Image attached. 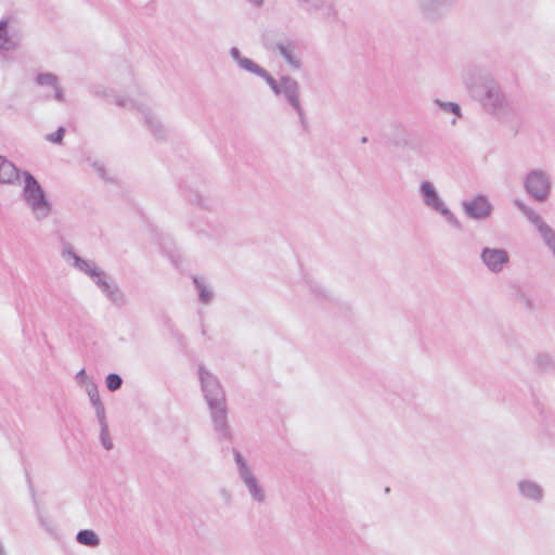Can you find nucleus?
<instances>
[{"label": "nucleus", "mask_w": 555, "mask_h": 555, "mask_svg": "<svg viewBox=\"0 0 555 555\" xmlns=\"http://www.w3.org/2000/svg\"><path fill=\"white\" fill-rule=\"evenodd\" d=\"M479 94L474 98L490 115L498 119H507L512 115V107L495 79L485 86Z\"/></svg>", "instance_id": "3"}, {"label": "nucleus", "mask_w": 555, "mask_h": 555, "mask_svg": "<svg viewBox=\"0 0 555 555\" xmlns=\"http://www.w3.org/2000/svg\"><path fill=\"white\" fill-rule=\"evenodd\" d=\"M420 194L423 204L431 211L440 215L444 221L456 230L462 229L459 218L447 206L446 202L439 195L436 186L430 181H422L420 184Z\"/></svg>", "instance_id": "4"}, {"label": "nucleus", "mask_w": 555, "mask_h": 555, "mask_svg": "<svg viewBox=\"0 0 555 555\" xmlns=\"http://www.w3.org/2000/svg\"><path fill=\"white\" fill-rule=\"evenodd\" d=\"M35 82L37 86L52 90L53 94H44L42 96L43 100H55L57 102H65V94L62 86L60 85L59 77L53 73H39L36 78Z\"/></svg>", "instance_id": "16"}, {"label": "nucleus", "mask_w": 555, "mask_h": 555, "mask_svg": "<svg viewBox=\"0 0 555 555\" xmlns=\"http://www.w3.org/2000/svg\"><path fill=\"white\" fill-rule=\"evenodd\" d=\"M533 364L543 373H548L555 370V360L553 356L547 352L538 353L534 357Z\"/></svg>", "instance_id": "27"}, {"label": "nucleus", "mask_w": 555, "mask_h": 555, "mask_svg": "<svg viewBox=\"0 0 555 555\" xmlns=\"http://www.w3.org/2000/svg\"><path fill=\"white\" fill-rule=\"evenodd\" d=\"M461 77L473 98L480 95V90L494 79L483 66L477 64L466 65L462 70Z\"/></svg>", "instance_id": "10"}, {"label": "nucleus", "mask_w": 555, "mask_h": 555, "mask_svg": "<svg viewBox=\"0 0 555 555\" xmlns=\"http://www.w3.org/2000/svg\"><path fill=\"white\" fill-rule=\"evenodd\" d=\"M462 208L467 218L476 221L487 220L493 211V205L488 196L477 194L462 203Z\"/></svg>", "instance_id": "11"}, {"label": "nucleus", "mask_w": 555, "mask_h": 555, "mask_svg": "<svg viewBox=\"0 0 555 555\" xmlns=\"http://www.w3.org/2000/svg\"><path fill=\"white\" fill-rule=\"evenodd\" d=\"M389 142L392 146L401 150L416 151L420 147V142L412 139L405 128H396L389 137Z\"/></svg>", "instance_id": "22"}, {"label": "nucleus", "mask_w": 555, "mask_h": 555, "mask_svg": "<svg viewBox=\"0 0 555 555\" xmlns=\"http://www.w3.org/2000/svg\"><path fill=\"white\" fill-rule=\"evenodd\" d=\"M62 257L65 261L73 260L72 266L78 271L85 273L90 279L92 278L93 272L99 270V267L93 260H87L77 255L73 247L68 244L62 250Z\"/></svg>", "instance_id": "17"}, {"label": "nucleus", "mask_w": 555, "mask_h": 555, "mask_svg": "<svg viewBox=\"0 0 555 555\" xmlns=\"http://www.w3.org/2000/svg\"><path fill=\"white\" fill-rule=\"evenodd\" d=\"M517 490L519 495L533 503H541L544 499L543 487L532 479H520L517 482Z\"/></svg>", "instance_id": "19"}, {"label": "nucleus", "mask_w": 555, "mask_h": 555, "mask_svg": "<svg viewBox=\"0 0 555 555\" xmlns=\"http://www.w3.org/2000/svg\"><path fill=\"white\" fill-rule=\"evenodd\" d=\"M274 49L279 51L280 55L292 68H300L301 62L296 55L295 44L293 46L292 43L278 42Z\"/></svg>", "instance_id": "23"}, {"label": "nucleus", "mask_w": 555, "mask_h": 555, "mask_svg": "<svg viewBox=\"0 0 555 555\" xmlns=\"http://www.w3.org/2000/svg\"><path fill=\"white\" fill-rule=\"evenodd\" d=\"M262 79L268 83V86L275 95H281V89H283V76H281L280 79L276 80L269 74V72H267L266 75L262 76Z\"/></svg>", "instance_id": "32"}, {"label": "nucleus", "mask_w": 555, "mask_h": 555, "mask_svg": "<svg viewBox=\"0 0 555 555\" xmlns=\"http://www.w3.org/2000/svg\"><path fill=\"white\" fill-rule=\"evenodd\" d=\"M76 382L83 386L85 388L88 387V384H94L92 380H90L89 376L87 375L85 369H81L75 376Z\"/></svg>", "instance_id": "38"}, {"label": "nucleus", "mask_w": 555, "mask_h": 555, "mask_svg": "<svg viewBox=\"0 0 555 555\" xmlns=\"http://www.w3.org/2000/svg\"><path fill=\"white\" fill-rule=\"evenodd\" d=\"M452 125H455L456 124V119L454 118L452 121H451Z\"/></svg>", "instance_id": "44"}, {"label": "nucleus", "mask_w": 555, "mask_h": 555, "mask_svg": "<svg viewBox=\"0 0 555 555\" xmlns=\"http://www.w3.org/2000/svg\"><path fill=\"white\" fill-rule=\"evenodd\" d=\"M90 92L94 96L105 99L108 103H114L117 106L125 108V109L131 111L135 104V100H132V99H129L126 96H121L113 91L107 90L102 85H95V86L91 87Z\"/></svg>", "instance_id": "18"}, {"label": "nucleus", "mask_w": 555, "mask_h": 555, "mask_svg": "<svg viewBox=\"0 0 555 555\" xmlns=\"http://www.w3.org/2000/svg\"><path fill=\"white\" fill-rule=\"evenodd\" d=\"M526 193L535 202L544 203L552 191V178L542 169H532L524 178Z\"/></svg>", "instance_id": "5"}, {"label": "nucleus", "mask_w": 555, "mask_h": 555, "mask_svg": "<svg viewBox=\"0 0 555 555\" xmlns=\"http://www.w3.org/2000/svg\"><path fill=\"white\" fill-rule=\"evenodd\" d=\"M185 197L191 205L196 206L201 209L212 210L215 207V202L212 201V198L201 193L199 191L190 190L185 194Z\"/></svg>", "instance_id": "24"}, {"label": "nucleus", "mask_w": 555, "mask_h": 555, "mask_svg": "<svg viewBox=\"0 0 555 555\" xmlns=\"http://www.w3.org/2000/svg\"><path fill=\"white\" fill-rule=\"evenodd\" d=\"M9 22L5 20L0 21V50L9 51L13 49L14 44L8 33Z\"/></svg>", "instance_id": "30"}, {"label": "nucleus", "mask_w": 555, "mask_h": 555, "mask_svg": "<svg viewBox=\"0 0 555 555\" xmlns=\"http://www.w3.org/2000/svg\"><path fill=\"white\" fill-rule=\"evenodd\" d=\"M283 89L281 95L285 102L296 112L302 125L306 122L305 112L300 102V86L299 82L288 76H283Z\"/></svg>", "instance_id": "12"}, {"label": "nucleus", "mask_w": 555, "mask_h": 555, "mask_svg": "<svg viewBox=\"0 0 555 555\" xmlns=\"http://www.w3.org/2000/svg\"><path fill=\"white\" fill-rule=\"evenodd\" d=\"M21 176L23 177V171L5 156L0 155V183L16 184L20 182Z\"/></svg>", "instance_id": "21"}, {"label": "nucleus", "mask_w": 555, "mask_h": 555, "mask_svg": "<svg viewBox=\"0 0 555 555\" xmlns=\"http://www.w3.org/2000/svg\"><path fill=\"white\" fill-rule=\"evenodd\" d=\"M524 215L535 227L537 231L546 224L542 217L532 207L526 209Z\"/></svg>", "instance_id": "34"}, {"label": "nucleus", "mask_w": 555, "mask_h": 555, "mask_svg": "<svg viewBox=\"0 0 555 555\" xmlns=\"http://www.w3.org/2000/svg\"><path fill=\"white\" fill-rule=\"evenodd\" d=\"M434 103L444 113H451L455 115V117H462V109L460 105L455 102H444L439 99H435Z\"/></svg>", "instance_id": "31"}, {"label": "nucleus", "mask_w": 555, "mask_h": 555, "mask_svg": "<svg viewBox=\"0 0 555 555\" xmlns=\"http://www.w3.org/2000/svg\"><path fill=\"white\" fill-rule=\"evenodd\" d=\"M24 185L22 199L25 202L36 221L48 218L52 211L47 192L36 177L29 171H23Z\"/></svg>", "instance_id": "2"}, {"label": "nucleus", "mask_w": 555, "mask_h": 555, "mask_svg": "<svg viewBox=\"0 0 555 555\" xmlns=\"http://www.w3.org/2000/svg\"><path fill=\"white\" fill-rule=\"evenodd\" d=\"M247 1H248V3L251 4V7H254L256 9H260L264 4V0H247Z\"/></svg>", "instance_id": "40"}, {"label": "nucleus", "mask_w": 555, "mask_h": 555, "mask_svg": "<svg viewBox=\"0 0 555 555\" xmlns=\"http://www.w3.org/2000/svg\"><path fill=\"white\" fill-rule=\"evenodd\" d=\"M517 302L528 311L535 309V304L532 297L524 291H519L516 296Z\"/></svg>", "instance_id": "33"}, {"label": "nucleus", "mask_w": 555, "mask_h": 555, "mask_svg": "<svg viewBox=\"0 0 555 555\" xmlns=\"http://www.w3.org/2000/svg\"><path fill=\"white\" fill-rule=\"evenodd\" d=\"M202 392L207 403L215 433L221 440H231L232 430L228 422L225 392L218 379L204 365L198 366Z\"/></svg>", "instance_id": "1"}, {"label": "nucleus", "mask_w": 555, "mask_h": 555, "mask_svg": "<svg viewBox=\"0 0 555 555\" xmlns=\"http://www.w3.org/2000/svg\"><path fill=\"white\" fill-rule=\"evenodd\" d=\"M193 283L198 293V300L204 305L210 304L214 298V292L210 288V286L206 283L205 279L194 276Z\"/></svg>", "instance_id": "25"}, {"label": "nucleus", "mask_w": 555, "mask_h": 555, "mask_svg": "<svg viewBox=\"0 0 555 555\" xmlns=\"http://www.w3.org/2000/svg\"><path fill=\"white\" fill-rule=\"evenodd\" d=\"M540 414L543 417V422H544L545 426H548L546 418L543 416V410L540 411Z\"/></svg>", "instance_id": "43"}, {"label": "nucleus", "mask_w": 555, "mask_h": 555, "mask_svg": "<svg viewBox=\"0 0 555 555\" xmlns=\"http://www.w3.org/2000/svg\"><path fill=\"white\" fill-rule=\"evenodd\" d=\"M232 453L237 467V474L247 488L248 493L255 501L259 503L263 502L266 499L264 491L247 464V461L238 450L232 449Z\"/></svg>", "instance_id": "8"}, {"label": "nucleus", "mask_w": 555, "mask_h": 555, "mask_svg": "<svg viewBox=\"0 0 555 555\" xmlns=\"http://www.w3.org/2000/svg\"><path fill=\"white\" fill-rule=\"evenodd\" d=\"M76 540L78 543L90 547H95L100 545V538L94 531L89 529L78 531Z\"/></svg>", "instance_id": "28"}, {"label": "nucleus", "mask_w": 555, "mask_h": 555, "mask_svg": "<svg viewBox=\"0 0 555 555\" xmlns=\"http://www.w3.org/2000/svg\"><path fill=\"white\" fill-rule=\"evenodd\" d=\"M105 385L109 391H116L120 389L122 385V378L116 373H109L105 377Z\"/></svg>", "instance_id": "35"}, {"label": "nucleus", "mask_w": 555, "mask_h": 555, "mask_svg": "<svg viewBox=\"0 0 555 555\" xmlns=\"http://www.w3.org/2000/svg\"><path fill=\"white\" fill-rule=\"evenodd\" d=\"M132 109H137L142 114L146 127L156 140L166 139L167 130L165 126L160 122L157 116L154 115L147 103L135 101Z\"/></svg>", "instance_id": "15"}, {"label": "nucleus", "mask_w": 555, "mask_h": 555, "mask_svg": "<svg viewBox=\"0 0 555 555\" xmlns=\"http://www.w3.org/2000/svg\"><path fill=\"white\" fill-rule=\"evenodd\" d=\"M91 280L112 305L117 308L127 305L126 294L105 271L99 268L96 272H93Z\"/></svg>", "instance_id": "9"}, {"label": "nucleus", "mask_w": 555, "mask_h": 555, "mask_svg": "<svg viewBox=\"0 0 555 555\" xmlns=\"http://www.w3.org/2000/svg\"><path fill=\"white\" fill-rule=\"evenodd\" d=\"M230 55L236 62L240 69L244 72H247L260 78H262V76L266 75V73L268 72L253 60L243 56L240 49L236 47H232L230 49Z\"/></svg>", "instance_id": "20"}, {"label": "nucleus", "mask_w": 555, "mask_h": 555, "mask_svg": "<svg viewBox=\"0 0 555 555\" xmlns=\"http://www.w3.org/2000/svg\"><path fill=\"white\" fill-rule=\"evenodd\" d=\"M0 555H9L5 545L0 542Z\"/></svg>", "instance_id": "42"}, {"label": "nucleus", "mask_w": 555, "mask_h": 555, "mask_svg": "<svg viewBox=\"0 0 555 555\" xmlns=\"http://www.w3.org/2000/svg\"><path fill=\"white\" fill-rule=\"evenodd\" d=\"M92 167L95 169L101 179H106V171L102 163L93 162Z\"/></svg>", "instance_id": "39"}, {"label": "nucleus", "mask_w": 555, "mask_h": 555, "mask_svg": "<svg viewBox=\"0 0 555 555\" xmlns=\"http://www.w3.org/2000/svg\"><path fill=\"white\" fill-rule=\"evenodd\" d=\"M232 453L237 467V474L247 488L248 493L255 501L259 503L263 502L266 499L264 491L247 464V461L238 450L232 449Z\"/></svg>", "instance_id": "7"}, {"label": "nucleus", "mask_w": 555, "mask_h": 555, "mask_svg": "<svg viewBox=\"0 0 555 555\" xmlns=\"http://www.w3.org/2000/svg\"><path fill=\"white\" fill-rule=\"evenodd\" d=\"M190 227L194 230L197 235L211 236L212 233L209 231V225L203 227L195 220L190 221Z\"/></svg>", "instance_id": "36"}, {"label": "nucleus", "mask_w": 555, "mask_h": 555, "mask_svg": "<svg viewBox=\"0 0 555 555\" xmlns=\"http://www.w3.org/2000/svg\"><path fill=\"white\" fill-rule=\"evenodd\" d=\"M301 9L309 14H318L325 22L337 20V11L332 0H296Z\"/></svg>", "instance_id": "14"}, {"label": "nucleus", "mask_w": 555, "mask_h": 555, "mask_svg": "<svg viewBox=\"0 0 555 555\" xmlns=\"http://www.w3.org/2000/svg\"><path fill=\"white\" fill-rule=\"evenodd\" d=\"M65 134V129L63 127H59L55 132L47 135V140L60 144L63 141Z\"/></svg>", "instance_id": "37"}, {"label": "nucleus", "mask_w": 555, "mask_h": 555, "mask_svg": "<svg viewBox=\"0 0 555 555\" xmlns=\"http://www.w3.org/2000/svg\"><path fill=\"white\" fill-rule=\"evenodd\" d=\"M457 0H415L417 12L429 23H439L448 17Z\"/></svg>", "instance_id": "6"}, {"label": "nucleus", "mask_w": 555, "mask_h": 555, "mask_svg": "<svg viewBox=\"0 0 555 555\" xmlns=\"http://www.w3.org/2000/svg\"><path fill=\"white\" fill-rule=\"evenodd\" d=\"M480 260L491 273L499 274L509 262V255L504 248L483 247Z\"/></svg>", "instance_id": "13"}, {"label": "nucleus", "mask_w": 555, "mask_h": 555, "mask_svg": "<svg viewBox=\"0 0 555 555\" xmlns=\"http://www.w3.org/2000/svg\"><path fill=\"white\" fill-rule=\"evenodd\" d=\"M516 206L517 208L524 214L526 209L529 208V206H527L526 204H524L522 202L520 201H516Z\"/></svg>", "instance_id": "41"}, {"label": "nucleus", "mask_w": 555, "mask_h": 555, "mask_svg": "<svg viewBox=\"0 0 555 555\" xmlns=\"http://www.w3.org/2000/svg\"><path fill=\"white\" fill-rule=\"evenodd\" d=\"M99 421V424H100V427H101V431H100V440H101V443L103 446V448L107 451L112 450L114 444H113V441L109 437V433H108V425H107V422H106V417L103 416L102 418H98Z\"/></svg>", "instance_id": "29"}, {"label": "nucleus", "mask_w": 555, "mask_h": 555, "mask_svg": "<svg viewBox=\"0 0 555 555\" xmlns=\"http://www.w3.org/2000/svg\"><path fill=\"white\" fill-rule=\"evenodd\" d=\"M86 391L88 393L92 406L95 410L96 417L102 418L103 416H105V409L100 399L96 384H88Z\"/></svg>", "instance_id": "26"}]
</instances>
